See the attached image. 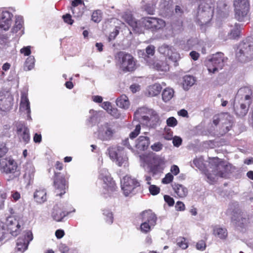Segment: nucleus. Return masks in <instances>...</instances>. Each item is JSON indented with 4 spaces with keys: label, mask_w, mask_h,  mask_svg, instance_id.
Masks as SVG:
<instances>
[{
    "label": "nucleus",
    "mask_w": 253,
    "mask_h": 253,
    "mask_svg": "<svg viewBox=\"0 0 253 253\" xmlns=\"http://www.w3.org/2000/svg\"><path fill=\"white\" fill-rule=\"evenodd\" d=\"M134 117L145 121L147 126H154L159 122V117L155 111L145 107L139 108L134 113Z\"/></svg>",
    "instance_id": "1"
},
{
    "label": "nucleus",
    "mask_w": 253,
    "mask_h": 253,
    "mask_svg": "<svg viewBox=\"0 0 253 253\" xmlns=\"http://www.w3.org/2000/svg\"><path fill=\"white\" fill-rule=\"evenodd\" d=\"M235 17L239 21H246L249 19V0H234Z\"/></svg>",
    "instance_id": "2"
},
{
    "label": "nucleus",
    "mask_w": 253,
    "mask_h": 253,
    "mask_svg": "<svg viewBox=\"0 0 253 253\" xmlns=\"http://www.w3.org/2000/svg\"><path fill=\"white\" fill-rule=\"evenodd\" d=\"M238 59L245 62L253 58V41H243L241 42L236 51Z\"/></svg>",
    "instance_id": "3"
},
{
    "label": "nucleus",
    "mask_w": 253,
    "mask_h": 253,
    "mask_svg": "<svg viewBox=\"0 0 253 253\" xmlns=\"http://www.w3.org/2000/svg\"><path fill=\"white\" fill-rule=\"evenodd\" d=\"M223 54L221 52L213 54L206 61L209 73H214L224 66Z\"/></svg>",
    "instance_id": "4"
},
{
    "label": "nucleus",
    "mask_w": 253,
    "mask_h": 253,
    "mask_svg": "<svg viewBox=\"0 0 253 253\" xmlns=\"http://www.w3.org/2000/svg\"><path fill=\"white\" fill-rule=\"evenodd\" d=\"M212 161L217 169L213 174H207V178L210 181H214L217 176L225 177L226 175V172L230 168V165H227L225 162L221 161L218 158H214Z\"/></svg>",
    "instance_id": "5"
},
{
    "label": "nucleus",
    "mask_w": 253,
    "mask_h": 253,
    "mask_svg": "<svg viewBox=\"0 0 253 253\" xmlns=\"http://www.w3.org/2000/svg\"><path fill=\"white\" fill-rule=\"evenodd\" d=\"M139 185L137 180L129 176H125L121 180V188L125 196L134 194L135 188Z\"/></svg>",
    "instance_id": "6"
},
{
    "label": "nucleus",
    "mask_w": 253,
    "mask_h": 253,
    "mask_svg": "<svg viewBox=\"0 0 253 253\" xmlns=\"http://www.w3.org/2000/svg\"><path fill=\"white\" fill-rule=\"evenodd\" d=\"M213 9L208 5L200 4L198 9L197 19L201 25L208 24L211 19Z\"/></svg>",
    "instance_id": "7"
},
{
    "label": "nucleus",
    "mask_w": 253,
    "mask_h": 253,
    "mask_svg": "<svg viewBox=\"0 0 253 253\" xmlns=\"http://www.w3.org/2000/svg\"><path fill=\"white\" fill-rule=\"evenodd\" d=\"M116 131L113 126L108 123H105L98 126L97 137L103 141L112 139Z\"/></svg>",
    "instance_id": "8"
},
{
    "label": "nucleus",
    "mask_w": 253,
    "mask_h": 253,
    "mask_svg": "<svg viewBox=\"0 0 253 253\" xmlns=\"http://www.w3.org/2000/svg\"><path fill=\"white\" fill-rule=\"evenodd\" d=\"M120 58H122L121 68L125 72H130L136 69V63L133 57L128 53L120 52Z\"/></svg>",
    "instance_id": "9"
},
{
    "label": "nucleus",
    "mask_w": 253,
    "mask_h": 253,
    "mask_svg": "<svg viewBox=\"0 0 253 253\" xmlns=\"http://www.w3.org/2000/svg\"><path fill=\"white\" fill-rule=\"evenodd\" d=\"M54 186L57 196H61L66 193L68 186L64 176L61 173L55 172Z\"/></svg>",
    "instance_id": "10"
},
{
    "label": "nucleus",
    "mask_w": 253,
    "mask_h": 253,
    "mask_svg": "<svg viewBox=\"0 0 253 253\" xmlns=\"http://www.w3.org/2000/svg\"><path fill=\"white\" fill-rule=\"evenodd\" d=\"M16 162L10 158L0 159V170L6 174L14 173L17 169Z\"/></svg>",
    "instance_id": "11"
},
{
    "label": "nucleus",
    "mask_w": 253,
    "mask_h": 253,
    "mask_svg": "<svg viewBox=\"0 0 253 253\" xmlns=\"http://www.w3.org/2000/svg\"><path fill=\"white\" fill-rule=\"evenodd\" d=\"M142 23L146 28L151 29L152 31L162 29L166 25L164 20L155 17L143 18Z\"/></svg>",
    "instance_id": "12"
},
{
    "label": "nucleus",
    "mask_w": 253,
    "mask_h": 253,
    "mask_svg": "<svg viewBox=\"0 0 253 253\" xmlns=\"http://www.w3.org/2000/svg\"><path fill=\"white\" fill-rule=\"evenodd\" d=\"M33 239L31 231L27 230L24 232V237H20L17 240L16 249L18 251L24 252L28 248L29 244Z\"/></svg>",
    "instance_id": "13"
},
{
    "label": "nucleus",
    "mask_w": 253,
    "mask_h": 253,
    "mask_svg": "<svg viewBox=\"0 0 253 253\" xmlns=\"http://www.w3.org/2000/svg\"><path fill=\"white\" fill-rule=\"evenodd\" d=\"M99 178L103 182L104 188L109 191H113L116 189L115 181L113 180L106 169H103L100 170Z\"/></svg>",
    "instance_id": "14"
},
{
    "label": "nucleus",
    "mask_w": 253,
    "mask_h": 253,
    "mask_svg": "<svg viewBox=\"0 0 253 253\" xmlns=\"http://www.w3.org/2000/svg\"><path fill=\"white\" fill-rule=\"evenodd\" d=\"M252 90L249 87H242L238 90L237 93L235 101H243L251 104L252 102Z\"/></svg>",
    "instance_id": "15"
},
{
    "label": "nucleus",
    "mask_w": 253,
    "mask_h": 253,
    "mask_svg": "<svg viewBox=\"0 0 253 253\" xmlns=\"http://www.w3.org/2000/svg\"><path fill=\"white\" fill-rule=\"evenodd\" d=\"M251 104L247 102L235 101L234 109L237 116L242 118L247 114Z\"/></svg>",
    "instance_id": "16"
},
{
    "label": "nucleus",
    "mask_w": 253,
    "mask_h": 253,
    "mask_svg": "<svg viewBox=\"0 0 253 253\" xmlns=\"http://www.w3.org/2000/svg\"><path fill=\"white\" fill-rule=\"evenodd\" d=\"M12 14L10 12L2 11L0 17V29L4 31L8 30L12 24Z\"/></svg>",
    "instance_id": "17"
},
{
    "label": "nucleus",
    "mask_w": 253,
    "mask_h": 253,
    "mask_svg": "<svg viewBox=\"0 0 253 253\" xmlns=\"http://www.w3.org/2000/svg\"><path fill=\"white\" fill-rule=\"evenodd\" d=\"M122 18L124 20L130 27H132L134 31L139 33L140 32L139 24L134 19L130 11H125L122 13Z\"/></svg>",
    "instance_id": "18"
},
{
    "label": "nucleus",
    "mask_w": 253,
    "mask_h": 253,
    "mask_svg": "<svg viewBox=\"0 0 253 253\" xmlns=\"http://www.w3.org/2000/svg\"><path fill=\"white\" fill-rule=\"evenodd\" d=\"M25 173L24 174V178L27 182L28 184H30L33 181L35 169L32 164L27 163L24 165Z\"/></svg>",
    "instance_id": "19"
},
{
    "label": "nucleus",
    "mask_w": 253,
    "mask_h": 253,
    "mask_svg": "<svg viewBox=\"0 0 253 253\" xmlns=\"http://www.w3.org/2000/svg\"><path fill=\"white\" fill-rule=\"evenodd\" d=\"M35 201L40 204H43L47 201V193L46 189L42 188L37 189L34 193Z\"/></svg>",
    "instance_id": "20"
},
{
    "label": "nucleus",
    "mask_w": 253,
    "mask_h": 253,
    "mask_svg": "<svg viewBox=\"0 0 253 253\" xmlns=\"http://www.w3.org/2000/svg\"><path fill=\"white\" fill-rule=\"evenodd\" d=\"M6 227L7 231L14 237L18 235L22 230L19 222H8Z\"/></svg>",
    "instance_id": "21"
},
{
    "label": "nucleus",
    "mask_w": 253,
    "mask_h": 253,
    "mask_svg": "<svg viewBox=\"0 0 253 253\" xmlns=\"http://www.w3.org/2000/svg\"><path fill=\"white\" fill-rule=\"evenodd\" d=\"M150 144L149 137L144 136H140L137 139L134 147H136L139 150H145L146 149Z\"/></svg>",
    "instance_id": "22"
},
{
    "label": "nucleus",
    "mask_w": 253,
    "mask_h": 253,
    "mask_svg": "<svg viewBox=\"0 0 253 253\" xmlns=\"http://www.w3.org/2000/svg\"><path fill=\"white\" fill-rule=\"evenodd\" d=\"M11 97L3 96V92H0V109L6 111L9 110L11 107Z\"/></svg>",
    "instance_id": "23"
},
{
    "label": "nucleus",
    "mask_w": 253,
    "mask_h": 253,
    "mask_svg": "<svg viewBox=\"0 0 253 253\" xmlns=\"http://www.w3.org/2000/svg\"><path fill=\"white\" fill-rule=\"evenodd\" d=\"M20 109L22 112H25L27 114L28 119L31 120L30 116L31 109L30 102L27 96L23 95L21 97V100L20 106Z\"/></svg>",
    "instance_id": "24"
},
{
    "label": "nucleus",
    "mask_w": 253,
    "mask_h": 253,
    "mask_svg": "<svg viewBox=\"0 0 253 253\" xmlns=\"http://www.w3.org/2000/svg\"><path fill=\"white\" fill-rule=\"evenodd\" d=\"M139 219L144 221H156L157 216L151 210H148L142 211L140 214Z\"/></svg>",
    "instance_id": "25"
},
{
    "label": "nucleus",
    "mask_w": 253,
    "mask_h": 253,
    "mask_svg": "<svg viewBox=\"0 0 253 253\" xmlns=\"http://www.w3.org/2000/svg\"><path fill=\"white\" fill-rule=\"evenodd\" d=\"M172 189L177 196L179 198L185 197L188 194L186 187L181 184L174 183L172 185Z\"/></svg>",
    "instance_id": "26"
},
{
    "label": "nucleus",
    "mask_w": 253,
    "mask_h": 253,
    "mask_svg": "<svg viewBox=\"0 0 253 253\" xmlns=\"http://www.w3.org/2000/svg\"><path fill=\"white\" fill-rule=\"evenodd\" d=\"M148 64L150 68H154L158 71H167L169 69L168 65L166 62L162 61H152Z\"/></svg>",
    "instance_id": "27"
},
{
    "label": "nucleus",
    "mask_w": 253,
    "mask_h": 253,
    "mask_svg": "<svg viewBox=\"0 0 253 253\" xmlns=\"http://www.w3.org/2000/svg\"><path fill=\"white\" fill-rule=\"evenodd\" d=\"M84 5V2L83 0H73L71 3V10H72V13L74 17H81L83 13V10H79V11H76L77 7L79 5Z\"/></svg>",
    "instance_id": "28"
},
{
    "label": "nucleus",
    "mask_w": 253,
    "mask_h": 253,
    "mask_svg": "<svg viewBox=\"0 0 253 253\" xmlns=\"http://www.w3.org/2000/svg\"><path fill=\"white\" fill-rule=\"evenodd\" d=\"M117 105L122 108L126 109L129 106L128 97L124 94L121 95L116 100Z\"/></svg>",
    "instance_id": "29"
},
{
    "label": "nucleus",
    "mask_w": 253,
    "mask_h": 253,
    "mask_svg": "<svg viewBox=\"0 0 253 253\" xmlns=\"http://www.w3.org/2000/svg\"><path fill=\"white\" fill-rule=\"evenodd\" d=\"M162 88V87L160 84H155L148 87L147 91L150 96H155L160 93Z\"/></svg>",
    "instance_id": "30"
},
{
    "label": "nucleus",
    "mask_w": 253,
    "mask_h": 253,
    "mask_svg": "<svg viewBox=\"0 0 253 253\" xmlns=\"http://www.w3.org/2000/svg\"><path fill=\"white\" fill-rule=\"evenodd\" d=\"M155 51V48L154 45H148L145 49V53L144 50H139L138 51V54L139 56L141 55L144 58L149 57L151 56H153L154 54Z\"/></svg>",
    "instance_id": "31"
},
{
    "label": "nucleus",
    "mask_w": 253,
    "mask_h": 253,
    "mask_svg": "<svg viewBox=\"0 0 253 253\" xmlns=\"http://www.w3.org/2000/svg\"><path fill=\"white\" fill-rule=\"evenodd\" d=\"M213 234L221 239H224L227 236V230L225 228L214 227L213 230Z\"/></svg>",
    "instance_id": "32"
},
{
    "label": "nucleus",
    "mask_w": 253,
    "mask_h": 253,
    "mask_svg": "<svg viewBox=\"0 0 253 253\" xmlns=\"http://www.w3.org/2000/svg\"><path fill=\"white\" fill-rule=\"evenodd\" d=\"M173 95L174 91L172 88H166L162 92V99L164 102H167L173 97Z\"/></svg>",
    "instance_id": "33"
},
{
    "label": "nucleus",
    "mask_w": 253,
    "mask_h": 253,
    "mask_svg": "<svg viewBox=\"0 0 253 253\" xmlns=\"http://www.w3.org/2000/svg\"><path fill=\"white\" fill-rule=\"evenodd\" d=\"M195 82L194 78L190 75L185 76L183 78V84L185 89H188L189 86H192Z\"/></svg>",
    "instance_id": "34"
},
{
    "label": "nucleus",
    "mask_w": 253,
    "mask_h": 253,
    "mask_svg": "<svg viewBox=\"0 0 253 253\" xmlns=\"http://www.w3.org/2000/svg\"><path fill=\"white\" fill-rule=\"evenodd\" d=\"M23 20L22 17L17 16L15 17V25L12 29V32L17 33L23 26Z\"/></svg>",
    "instance_id": "35"
},
{
    "label": "nucleus",
    "mask_w": 253,
    "mask_h": 253,
    "mask_svg": "<svg viewBox=\"0 0 253 253\" xmlns=\"http://www.w3.org/2000/svg\"><path fill=\"white\" fill-rule=\"evenodd\" d=\"M144 4L142 5V9L146 11L148 14L153 15L154 14L155 6L152 3H145L142 1Z\"/></svg>",
    "instance_id": "36"
},
{
    "label": "nucleus",
    "mask_w": 253,
    "mask_h": 253,
    "mask_svg": "<svg viewBox=\"0 0 253 253\" xmlns=\"http://www.w3.org/2000/svg\"><path fill=\"white\" fill-rule=\"evenodd\" d=\"M241 31V25L239 24H235L234 28L231 29L230 33V38L236 39L239 37Z\"/></svg>",
    "instance_id": "37"
},
{
    "label": "nucleus",
    "mask_w": 253,
    "mask_h": 253,
    "mask_svg": "<svg viewBox=\"0 0 253 253\" xmlns=\"http://www.w3.org/2000/svg\"><path fill=\"white\" fill-rule=\"evenodd\" d=\"M35 58L33 56H30L27 58L26 60L24 69L27 71L32 70L35 65Z\"/></svg>",
    "instance_id": "38"
},
{
    "label": "nucleus",
    "mask_w": 253,
    "mask_h": 253,
    "mask_svg": "<svg viewBox=\"0 0 253 253\" xmlns=\"http://www.w3.org/2000/svg\"><path fill=\"white\" fill-rule=\"evenodd\" d=\"M53 211L52 216L54 219L56 221H61L62 218L66 216L65 212H61V211L57 212L55 207L54 208Z\"/></svg>",
    "instance_id": "39"
},
{
    "label": "nucleus",
    "mask_w": 253,
    "mask_h": 253,
    "mask_svg": "<svg viewBox=\"0 0 253 253\" xmlns=\"http://www.w3.org/2000/svg\"><path fill=\"white\" fill-rule=\"evenodd\" d=\"M169 55L167 57L173 62L177 61L180 58V55L175 50V49L171 46V52H169Z\"/></svg>",
    "instance_id": "40"
},
{
    "label": "nucleus",
    "mask_w": 253,
    "mask_h": 253,
    "mask_svg": "<svg viewBox=\"0 0 253 253\" xmlns=\"http://www.w3.org/2000/svg\"><path fill=\"white\" fill-rule=\"evenodd\" d=\"M158 51L161 54L167 57V55H169V52H171V46L163 44L159 48Z\"/></svg>",
    "instance_id": "41"
},
{
    "label": "nucleus",
    "mask_w": 253,
    "mask_h": 253,
    "mask_svg": "<svg viewBox=\"0 0 253 253\" xmlns=\"http://www.w3.org/2000/svg\"><path fill=\"white\" fill-rule=\"evenodd\" d=\"M20 139H22L25 142H28L30 140V134L28 128H26L21 133H17Z\"/></svg>",
    "instance_id": "42"
},
{
    "label": "nucleus",
    "mask_w": 253,
    "mask_h": 253,
    "mask_svg": "<svg viewBox=\"0 0 253 253\" xmlns=\"http://www.w3.org/2000/svg\"><path fill=\"white\" fill-rule=\"evenodd\" d=\"M176 242L177 245L183 250L187 249L188 247V243L185 238L180 237L177 239Z\"/></svg>",
    "instance_id": "43"
},
{
    "label": "nucleus",
    "mask_w": 253,
    "mask_h": 253,
    "mask_svg": "<svg viewBox=\"0 0 253 253\" xmlns=\"http://www.w3.org/2000/svg\"><path fill=\"white\" fill-rule=\"evenodd\" d=\"M141 129L140 125L136 126L135 129L132 131L129 134V138L131 141H133V138H135L139 133Z\"/></svg>",
    "instance_id": "44"
},
{
    "label": "nucleus",
    "mask_w": 253,
    "mask_h": 253,
    "mask_svg": "<svg viewBox=\"0 0 253 253\" xmlns=\"http://www.w3.org/2000/svg\"><path fill=\"white\" fill-rule=\"evenodd\" d=\"M92 20L96 23L100 22L101 20V12L100 10H96L92 13L91 16Z\"/></svg>",
    "instance_id": "45"
},
{
    "label": "nucleus",
    "mask_w": 253,
    "mask_h": 253,
    "mask_svg": "<svg viewBox=\"0 0 253 253\" xmlns=\"http://www.w3.org/2000/svg\"><path fill=\"white\" fill-rule=\"evenodd\" d=\"M116 159L117 164L119 166L124 165V167H126L127 165V158L126 156H118Z\"/></svg>",
    "instance_id": "46"
},
{
    "label": "nucleus",
    "mask_w": 253,
    "mask_h": 253,
    "mask_svg": "<svg viewBox=\"0 0 253 253\" xmlns=\"http://www.w3.org/2000/svg\"><path fill=\"white\" fill-rule=\"evenodd\" d=\"M90 113L91 114V116L88 119V122L92 125L95 124L97 121L98 113L93 110H90Z\"/></svg>",
    "instance_id": "47"
},
{
    "label": "nucleus",
    "mask_w": 253,
    "mask_h": 253,
    "mask_svg": "<svg viewBox=\"0 0 253 253\" xmlns=\"http://www.w3.org/2000/svg\"><path fill=\"white\" fill-rule=\"evenodd\" d=\"M16 127L17 133H21L26 128H28L25 125V123L22 122H19L16 123Z\"/></svg>",
    "instance_id": "48"
},
{
    "label": "nucleus",
    "mask_w": 253,
    "mask_h": 253,
    "mask_svg": "<svg viewBox=\"0 0 253 253\" xmlns=\"http://www.w3.org/2000/svg\"><path fill=\"white\" fill-rule=\"evenodd\" d=\"M149 190L152 195H156L160 193V189L155 185H150Z\"/></svg>",
    "instance_id": "49"
},
{
    "label": "nucleus",
    "mask_w": 253,
    "mask_h": 253,
    "mask_svg": "<svg viewBox=\"0 0 253 253\" xmlns=\"http://www.w3.org/2000/svg\"><path fill=\"white\" fill-rule=\"evenodd\" d=\"M167 124L169 126L174 127L177 125V121L175 118L171 117L167 120Z\"/></svg>",
    "instance_id": "50"
},
{
    "label": "nucleus",
    "mask_w": 253,
    "mask_h": 253,
    "mask_svg": "<svg viewBox=\"0 0 253 253\" xmlns=\"http://www.w3.org/2000/svg\"><path fill=\"white\" fill-rule=\"evenodd\" d=\"M196 247L198 250L203 251L206 248V242L204 240H200L197 242Z\"/></svg>",
    "instance_id": "51"
},
{
    "label": "nucleus",
    "mask_w": 253,
    "mask_h": 253,
    "mask_svg": "<svg viewBox=\"0 0 253 253\" xmlns=\"http://www.w3.org/2000/svg\"><path fill=\"white\" fill-rule=\"evenodd\" d=\"M173 176L172 174L170 173H167L165 177L162 179V182L164 184H168L172 181Z\"/></svg>",
    "instance_id": "52"
},
{
    "label": "nucleus",
    "mask_w": 253,
    "mask_h": 253,
    "mask_svg": "<svg viewBox=\"0 0 253 253\" xmlns=\"http://www.w3.org/2000/svg\"><path fill=\"white\" fill-rule=\"evenodd\" d=\"M140 230L144 233H147L150 230V226L148 222H143L140 225Z\"/></svg>",
    "instance_id": "53"
},
{
    "label": "nucleus",
    "mask_w": 253,
    "mask_h": 253,
    "mask_svg": "<svg viewBox=\"0 0 253 253\" xmlns=\"http://www.w3.org/2000/svg\"><path fill=\"white\" fill-rule=\"evenodd\" d=\"M134 144L133 141H131L130 138H126L123 141V145L129 149H132Z\"/></svg>",
    "instance_id": "54"
},
{
    "label": "nucleus",
    "mask_w": 253,
    "mask_h": 253,
    "mask_svg": "<svg viewBox=\"0 0 253 253\" xmlns=\"http://www.w3.org/2000/svg\"><path fill=\"white\" fill-rule=\"evenodd\" d=\"M165 201L168 204L169 206H172L174 204V200L173 198L169 195L164 196Z\"/></svg>",
    "instance_id": "55"
},
{
    "label": "nucleus",
    "mask_w": 253,
    "mask_h": 253,
    "mask_svg": "<svg viewBox=\"0 0 253 253\" xmlns=\"http://www.w3.org/2000/svg\"><path fill=\"white\" fill-rule=\"evenodd\" d=\"M103 215L106 216L107 220L112 221L113 220V214L111 211L109 210H104L103 212Z\"/></svg>",
    "instance_id": "56"
},
{
    "label": "nucleus",
    "mask_w": 253,
    "mask_h": 253,
    "mask_svg": "<svg viewBox=\"0 0 253 253\" xmlns=\"http://www.w3.org/2000/svg\"><path fill=\"white\" fill-rule=\"evenodd\" d=\"M8 151V148L5 146V145H0V158L3 159L5 154Z\"/></svg>",
    "instance_id": "57"
},
{
    "label": "nucleus",
    "mask_w": 253,
    "mask_h": 253,
    "mask_svg": "<svg viewBox=\"0 0 253 253\" xmlns=\"http://www.w3.org/2000/svg\"><path fill=\"white\" fill-rule=\"evenodd\" d=\"M20 52L22 54H23L25 56H29L31 53V46H27L23 47L20 49Z\"/></svg>",
    "instance_id": "58"
},
{
    "label": "nucleus",
    "mask_w": 253,
    "mask_h": 253,
    "mask_svg": "<svg viewBox=\"0 0 253 253\" xmlns=\"http://www.w3.org/2000/svg\"><path fill=\"white\" fill-rule=\"evenodd\" d=\"M109 113L115 118H119L121 117V114L116 108H111Z\"/></svg>",
    "instance_id": "59"
},
{
    "label": "nucleus",
    "mask_w": 253,
    "mask_h": 253,
    "mask_svg": "<svg viewBox=\"0 0 253 253\" xmlns=\"http://www.w3.org/2000/svg\"><path fill=\"white\" fill-rule=\"evenodd\" d=\"M62 18L65 23L72 25L73 23V20L72 19L71 15L70 14H66L63 15Z\"/></svg>",
    "instance_id": "60"
},
{
    "label": "nucleus",
    "mask_w": 253,
    "mask_h": 253,
    "mask_svg": "<svg viewBox=\"0 0 253 253\" xmlns=\"http://www.w3.org/2000/svg\"><path fill=\"white\" fill-rule=\"evenodd\" d=\"M150 172L152 173L153 176L157 175L160 172L159 170V166L154 165L151 166L150 168Z\"/></svg>",
    "instance_id": "61"
},
{
    "label": "nucleus",
    "mask_w": 253,
    "mask_h": 253,
    "mask_svg": "<svg viewBox=\"0 0 253 253\" xmlns=\"http://www.w3.org/2000/svg\"><path fill=\"white\" fill-rule=\"evenodd\" d=\"M175 208L177 211H182L185 210V205L182 202L178 201L175 204Z\"/></svg>",
    "instance_id": "62"
},
{
    "label": "nucleus",
    "mask_w": 253,
    "mask_h": 253,
    "mask_svg": "<svg viewBox=\"0 0 253 253\" xmlns=\"http://www.w3.org/2000/svg\"><path fill=\"white\" fill-rule=\"evenodd\" d=\"M173 145L176 147L179 146L182 142V139L180 137L175 136L172 141Z\"/></svg>",
    "instance_id": "63"
},
{
    "label": "nucleus",
    "mask_w": 253,
    "mask_h": 253,
    "mask_svg": "<svg viewBox=\"0 0 253 253\" xmlns=\"http://www.w3.org/2000/svg\"><path fill=\"white\" fill-rule=\"evenodd\" d=\"M109 151V154L110 157L111 159H117V157L118 156V154L116 153V152L112 148H109L108 149Z\"/></svg>",
    "instance_id": "64"
}]
</instances>
